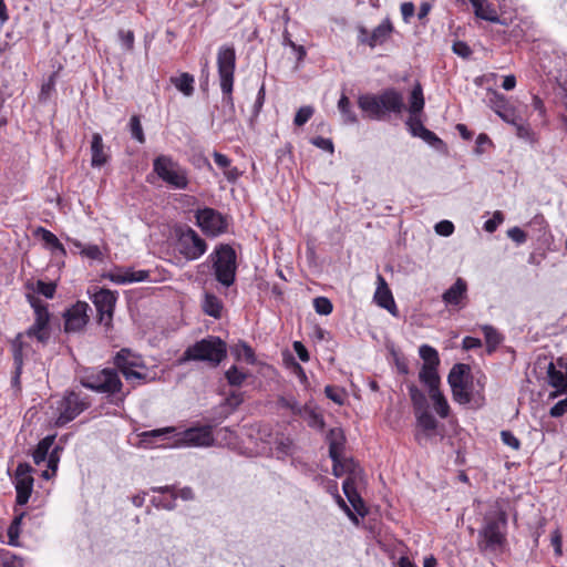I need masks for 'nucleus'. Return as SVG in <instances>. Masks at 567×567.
Instances as JSON below:
<instances>
[{
	"label": "nucleus",
	"mask_w": 567,
	"mask_h": 567,
	"mask_svg": "<svg viewBox=\"0 0 567 567\" xmlns=\"http://www.w3.org/2000/svg\"><path fill=\"white\" fill-rule=\"evenodd\" d=\"M567 412V399L558 401L549 411L551 417H560Z\"/></svg>",
	"instance_id": "nucleus-62"
},
{
	"label": "nucleus",
	"mask_w": 567,
	"mask_h": 567,
	"mask_svg": "<svg viewBox=\"0 0 567 567\" xmlns=\"http://www.w3.org/2000/svg\"><path fill=\"white\" fill-rule=\"evenodd\" d=\"M22 334H18L16 340L12 342V357H13V365L14 371L11 378V385L14 388L17 392L21 391V373L23 367V352H22V342L20 341Z\"/></svg>",
	"instance_id": "nucleus-22"
},
{
	"label": "nucleus",
	"mask_w": 567,
	"mask_h": 567,
	"mask_svg": "<svg viewBox=\"0 0 567 567\" xmlns=\"http://www.w3.org/2000/svg\"><path fill=\"white\" fill-rule=\"evenodd\" d=\"M482 331L485 337L487 351L491 353L501 344L503 338L494 327L488 324L483 326Z\"/></svg>",
	"instance_id": "nucleus-34"
},
{
	"label": "nucleus",
	"mask_w": 567,
	"mask_h": 567,
	"mask_svg": "<svg viewBox=\"0 0 567 567\" xmlns=\"http://www.w3.org/2000/svg\"><path fill=\"white\" fill-rule=\"evenodd\" d=\"M393 31L392 23L389 19L383 20L370 34V48L381 45L388 41Z\"/></svg>",
	"instance_id": "nucleus-27"
},
{
	"label": "nucleus",
	"mask_w": 567,
	"mask_h": 567,
	"mask_svg": "<svg viewBox=\"0 0 567 567\" xmlns=\"http://www.w3.org/2000/svg\"><path fill=\"white\" fill-rule=\"evenodd\" d=\"M33 468L28 463H19L14 473V485L17 491L16 502L18 505H25L33 489Z\"/></svg>",
	"instance_id": "nucleus-14"
},
{
	"label": "nucleus",
	"mask_w": 567,
	"mask_h": 567,
	"mask_svg": "<svg viewBox=\"0 0 567 567\" xmlns=\"http://www.w3.org/2000/svg\"><path fill=\"white\" fill-rule=\"evenodd\" d=\"M329 443V456L330 458H337L338 455H342L344 446V435L340 427L331 429L327 435Z\"/></svg>",
	"instance_id": "nucleus-26"
},
{
	"label": "nucleus",
	"mask_w": 567,
	"mask_h": 567,
	"mask_svg": "<svg viewBox=\"0 0 567 567\" xmlns=\"http://www.w3.org/2000/svg\"><path fill=\"white\" fill-rule=\"evenodd\" d=\"M488 104L502 120L516 125L517 114L504 95L496 91H492Z\"/></svg>",
	"instance_id": "nucleus-21"
},
{
	"label": "nucleus",
	"mask_w": 567,
	"mask_h": 567,
	"mask_svg": "<svg viewBox=\"0 0 567 567\" xmlns=\"http://www.w3.org/2000/svg\"><path fill=\"white\" fill-rule=\"evenodd\" d=\"M80 382L89 390L104 393L107 396H115L121 402H123L128 394V392H123V383L114 369L105 368L90 371L81 378Z\"/></svg>",
	"instance_id": "nucleus-4"
},
{
	"label": "nucleus",
	"mask_w": 567,
	"mask_h": 567,
	"mask_svg": "<svg viewBox=\"0 0 567 567\" xmlns=\"http://www.w3.org/2000/svg\"><path fill=\"white\" fill-rule=\"evenodd\" d=\"M114 364L122 373L131 368L143 367L141 358L133 354L130 349H121L114 357Z\"/></svg>",
	"instance_id": "nucleus-25"
},
{
	"label": "nucleus",
	"mask_w": 567,
	"mask_h": 567,
	"mask_svg": "<svg viewBox=\"0 0 567 567\" xmlns=\"http://www.w3.org/2000/svg\"><path fill=\"white\" fill-rule=\"evenodd\" d=\"M408 389L414 412L426 410L427 400L425 394L415 384L409 385Z\"/></svg>",
	"instance_id": "nucleus-35"
},
{
	"label": "nucleus",
	"mask_w": 567,
	"mask_h": 567,
	"mask_svg": "<svg viewBox=\"0 0 567 567\" xmlns=\"http://www.w3.org/2000/svg\"><path fill=\"white\" fill-rule=\"evenodd\" d=\"M431 400L433 401L434 409L436 413L445 419L449 416L450 413V405L441 392L440 388L435 389L433 391L429 392Z\"/></svg>",
	"instance_id": "nucleus-33"
},
{
	"label": "nucleus",
	"mask_w": 567,
	"mask_h": 567,
	"mask_svg": "<svg viewBox=\"0 0 567 567\" xmlns=\"http://www.w3.org/2000/svg\"><path fill=\"white\" fill-rule=\"evenodd\" d=\"M406 125L410 133L416 137H421V135H423L427 130L420 120V115H410L406 121Z\"/></svg>",
	"instance_id": "nucleus-45"
},
{
	"label": "nucleus",
	"mask_w": 567,
	"mask_h": 567,
	"mask_svg": "<svg viewBox=\"0 0 567 567\" xmlns=\"http://www.w3.org/2000/svg\"><path fill=\"white\" fill-rule=\"evenodd\" d=\"M416 421L426 432H434L437 427L436 419L426 410L415 412Z\"/></svg>",
	"instance_id": "nucleus-36"
},
{
	"label": "nucleus",
	"mask_w": 567,
	"mask_h": 567,
	"mask_svg": "<svg viewBox=\"0 0 567 567\" xmlns=\"http://www.w3.org/2000/svg\"><path fill=\"white\" fill-rule=\"evenodd\" d=\"M34 290L39 295H42L45 298L51 299L54 297L56 285L54 282H45L43 280H38Z\"/></svg>",
	"instance_id": "nucleus-50"
},
{
	"label": "nucleus",
	"mask_w": 567,
	"mask_h": 567,
	"mask_svg": "<svg viewBox=\"0 0 567 567\" xmlns=\"http://www.w3.org/2000/svg\"><path fill=\"white\" fill-rule=\"evenodd\" d=\"M358 106L370 120L383 121L390 113L401 114L406 107L403 94L389 87L379 94H362L358 97Z\"/></svg>",
	"instance_id": "nucleus-1"
},
{
	"label": "nucleus",
	"mask_w": 567,
	"mask_h": 567,
	"mask_svg": "<svg viewBox=\"0 0 567 567\" xmlns=\"http://www.w3.org/2000/svg\"><path fill=\"white\" fill-rule=\"evenodd\" d=\"M507 236L517 244H522L526 240V234L519 227H513L508 229Z\"/></svg>",
	"instance_id": "nucleus-64"
},
{
	"label": "nucleus",
	"mask_w": 567,
	"mask_h": 567,
	"mask_svg": "<svg viewBox=\"0 0 567 567\" xmlns=\"http://www.w3.org/2000/svg\"><path fill=\"white\" fill-rule=\"evenodd\" d=\"M278 405L284 409H288L295 415H303V411H307V405H301L299 402L291 395L289 396H280L278 399Z\"/></svg>",
	"instance_id": "nucleus-38"
},
{
	"label": "nucleus",
	"mask_w": 567,
	"mask_h": 567,
	"mask_svg": "<svg viewBox=\"0 0 567 567\" xmlns=\"http://www.w3.org/2000/svg\"><path fill=\"white\" fill-rule=\"evenodd\" d=\"M484 4H485V0H482L481 11H478V13H477L474 10L475 16L483 20L489 21V22H498L499 18H498L496 11L489 4H486V6H484Z\"/></svg>",
	"instance_id": "nucleus-49"
},
{
	"label": "nucleus",
	"mask_w": 567,
	"mask_h": 567,
	"mask_svg": "<svg viewBox=\"0 0 567 567\" xmlns=\"http://www.w3.org/2000/svg\"><path fill=\"white\" fill-rule=\"evenodd\" d=\"M87 408L80 395L75 392L68 393L59 403V416L55 420V425L61 427L73 421Z\"/></svg>",
	"instance_id": "nucleus-11"
},
{
	"label": "nucleus",
	"mask_w": 567,
	"mask_h": 567,
	"mask_svg": "<svg viewBox=\"0 0 567 567\" xmlns=\"http://www.w3.org/2000/svg\"><path fill=\"white\" fill-rule=\"evenodd\" d=\"M311 143L323 151L333 153V143L330 138L317 136L311 140Z\"/></svg>",
	"instance_id": "nucleus-59"
},
{
	"label": "nucleus",
	"mask_w": 567,
	"mask_h": 567,
	"mask_svg": "<svg viewBox=\"0 0 567 567\" xmlns=\"http://www.w3.org/2000/svg\"><path fill=\"white\" fill-rule=\"evenodd\" d=\"M468 372L470 367L467 364L456 363L447 375V382L451 386L453 399L460 404H467L472 399L467 381Z\"/></svg>",
	"instance_id": "nucleus-10"
},
{
	"label": "nucleus",
	"mask_w": 567,
	"mask_h": 567,
	"mask_svg": "<svg viewBox=\"0 0 567 567\" xmlns=\"http://www.w3.org/2000/svg\"><path fill=\"white\" fill-rule=\"evenodd\" d=\"M315 109L310 105L301 106L293 118V124L296 126H302L305 125L313 115Z\"/></svg>",
	"instance_id": "nucleus-47"
},
{
	"label": "nucleus",
	"mask_w": 567,
	"mask_h": 567,
	"mask_svg": "<svg viewBox=\"0 0 567 567\" xmlns=\"http://www.w3.org/2000/svg\"><path fill=\"white\" fill-rule=\"evenodd\" d=\"M548 384L556 389L550 398L567 393V362L558 359L557 362L550 361L547 365Z\"/></svg>",
	"instance_id": "nucleus-16"
},
{
	"label": "nucleus",
	"mask_w": 567,
	"mask_h": 567,
	"mask_svg": "<svg viewBox=\"0 0 567 567\" xmlns=\"http://www.w3.org/2000/svg\"><path fill=\"white\" fill-rule=\"evenodd\" d=\"M338 109L343 117L344 123L347 124H355L358 123V117L355 113L351 110L350 100L342 94L339 102Z\"/></svg>",
	"instance_id": "nucleus-37"
},
{
	"label": "nucleus",
	"mask_w": 567,
	"mask_h": 567,
	"mask_svg": "<svg viewBox=\"0 0 567 567\" xmlns=\"http://www.w3.org/2000/svg\"><path fill=\"white\" fill-rule=\"evenodd\" d=\"M91 307L85 301H78L70 308H68L64 313V331L66 333H75L82 331L90 320Z\"/></svg>",
	"instance_id": "nucleus-12"
},
{
	"label": "nucleus",
	"mask_w": 567,
	"mask_h": 567,
	"mask_svg": "<svg viewBox=\"0 0 567 567\" xmlns=\"http://www.w3.org/2000/svg\"><path fill=\"white\" fill-rule=\"evenodd\" d=\"M37 234L40 235L42 240L44 243H47L48 245L52 246L55 249L64 251V248H63L62 244L59 241L58 237L50 230H48L43 227H39L37 229Z\"/></svg>",
	"instance_id": "nucleus-46"
},
{
	"label": "nucleus",
	"mask_w": 567,
	"mask_h": 567,
	"mask_svg": "<svg viewBox=\"0 0 567 567\" xmlns=\"http://www.w3.org/2000/svg\"><path fill=\"white\" fill-rule=\"evenodd\" d=\"M233 353L238 360L245 359V361L248 363L255 362V353L252 348L244 341H240L238 344L235 346V348L233 349Z\"/></svg>",
	"instance_id": "nucleus-40"
},
{
	"label": "nucleus",
	"mask_w": 567,
	"mask_h": 567,
	"mask_svg": "<svg viewBox=\"0 0 567 567\" xmlns=\"http://www.w3.org/2000/svg\"><path fill=\"white\" fill-rule=\"evenodd\" d=\"M504 221V215L502 212L496 210L493 217L484 223V230L487 233H494L497 227Z\"/></svg>",
	"instance_id": "nucleus-53"
},
{
	"label": "nucleus",
	"mask_w": 567,
	"mask_h": 567,
	"mask_svg": "<svg viewBox=\"0 0 567 567\" xmlns=\"http://www.w3.org/2000/svg\"><path fill=\"white\" fill-rule=\"evenodd\" d=\"M424 96L423 90L420 83H416L411 91L409 100V112L410 115H420L424 109Z\"/></svg>",
	"instance_id": "nucleus-29"
},
{
	"label": "nucleus",
	"mask_w": 567,
	"mask_h": 567,
	"mask_svg": "<svg viewBox=\"0 0 567 567\" xmlns=\"http://www.w3.org/2000/svg\"><path fill=\"white\" fill-rule=\"evenodd\" d=\"M342 455H338L337 458H331L333 462L332 473L334 476L340 477L347 475L343 482H350L352 484H360L363 481V472L360 465L352 458H342Z\"/></svg>",
	"instance_id": "nucleus-17"
},
{
	"label": "nucleus",
	"mask_w": 567,
	"mask_h": 567,
	"mask_svg": "<svg viewBox=\"0 0 567 567\" xmlns=\"http://www.w3.org/2000/svg\"><path fill=\"white\" fill-rule=\"evenodd\" d=\"M324 393L327 395L328 399H330L331 401H333L334 403L339 404V405H342L343 402H344V391L337 388V386H333V385H327L324 388Z\"/></svg>",
	"instance_id": "nucleus-52"
},
{
	"label": "nucleus",
	"mask_w": 567,
	"mask_h": 567,
	"mask_svg": "<svg viewBox=\"0 0 567 567\" xmlns=\"http://www.w3.org/2000/svg\"><path fill=\"white\" fill-rule=\"evenodd\" d=\"M27 300L34 310V322L25 330L24 334L45 346L51 338V315L48 306L32 293L27 295Z\"/></svg>",
	"instance_id": "nucleus-7"
},
{
	"label": "nucleus",
	"mask_w": 567,
	"mask_h": 567,
	"mask_svg": "<svg viewBox=\"0 0 567 567\" xmlns=\"http://www.w3.org/2000/svg\"><path fill=\"white\" fill-rule=\"evenodd\" d=\"M105 277L116 285L133 284V280H135V278L126 277L125 268L110 271Z\"/></svg>",
	"instance_id": "nucleus-51"
},
{
	"label": "nucleus",
	"mask_w": 567,
	"mask_h": 567,
	"mask_svg": "<svg viewBox=\"0 0 567 567\" xmlns=\"http://www.w3.org/2000/svg\"><path fill=\"white\" fill-rule=\"evenodd\" d=\"M176 443L186 446H209L214 443L212 427L202 426L185 430Z\"/></svg>",
	"instance_id": "nucleus-18"
},
{
	"label": "nucleus",
	"mask_w": 567,
	"mask_h": 567,
	"mask_svg": "<svg viewBox=\"0 0 567 567\" xmlns=\"http://www.w3.org/2000/svg\"><path fill=\"white\" fill-rule=\"evenodd\" d=\"M196 221L204 233L212 236H218L227 229L226 218L213 208L206 207L198 209L196 213Z\"/></svg>",
	"instance_id": "nucleus-13"
},
{
	"label": "nucleus",
	"mask_w": 567,
	"mask_h": 567,
	"mask_svg": "<svg viewBox=\"0 0 567 567\" xmlns=\"http://www.w3.org/2000/svg\"><path fill=\"white\" fill-rule=\"evenodd\" d=\"M217 68L219 84L223 93V103L229 109V113H235L233 97L234 74L236 69V51L233 45H223L217 52Z\"/></svg>",
	"instance_id": "nucleus-5"
},
{
	"label": "nucleus",
	"mask_w": 567,
	"mask_h": 567,
	"mask_svg": "<svg viewBox=\"0 0 567 567\" xmlns=\"http://www.w3.org/2000/svg\"><path fill=\"white\" fill-rule=\"evenodd\" d=\"M507 515L502 509L486 513L484 525L478 532V547L485 551H496L506 543Z\"/></svg>",
	"instance_id": "nucleus-3"
},
{
	"label": "nucleus",
	"mask_w": 567,
	"mask_h": 567,
	"mask_svg": "<svg viewBox=\"0 0 567 567\" xmlns=\"http://www.w3.org/2000/svg\"><path fill=\"white\" fill-rule=\"evenodd\" d=\"M435 231L441 236H450L454 231V225L450 220H441L435 225Z\"/></svg>",
	"instance_id": "nucleus-58"
},
{
	"label": "nucleus",
	"mask_w": 567,
	"mask_h": 567,
	"mask_svg": "<svg viewBox=\"0 0 567 567\" xmlns=\"http://www.w3.org/2000/svg\"><path fill=\"white\" fill-rule=\"evenodd\" d=\"M467 299V282L457 278L455 282L442 295L443 302L449 307L462 309Z\"/></svg>",
	"instance_id": "nucleus-19"
},
{
	"label": "nucleus",
	"mask_w": 567,
	"mask_h": 567,
	"mask_svg": "<svg viewBox=\"0 0 567 567\" xmlns=\"http://www.w3.org/2000/svg\"><path fill=\"white\" fill-rule=\"evenodd\" d=\"M203 310L206 315L216 319L220 318L223 305L221 301L213 293H206L203 302Z\"/></svg>",
	"instance_id": "nucleus-32"
},
{
	"label": "nucleus",
	"mask_w": 567,
	"mask_h": 567,
	"mask_svg": "<svg viewBox=\"0 0 567 567\" xmlns=\"http://www.w3.org/2000/svg\"><path fill=\"white\" fill-rule=\"evenodd\" d=\"M227 357V344L219 337L208 336L189 346L179 358V363L188 361L206 362L210 368L218 367Z\"/></svg>",
	"instance_id": "nucleus-2"
},
{
	"label": "nucleus",
	"mask_w": 567,
	"mask_h": 567,
	"mask_svg": "<svg viewBox=\"0 0 567 567\" xmlns=\"http://www.w3.org/2000/svg\"><path fill=\"white\" fill-rule=\"evenodd\" d=\"M118 37L122 41V44L126 48V50L131 51L134 47V33L133 31H123L118 32Z\"/></svg>",
	"instance_id": "nucleus-63"
},
{
	"label": "nucleus",
	"mask_w": 567,
	"mask_h": 567,
	"mask_svg": "<svg viewBox=\"0 0 567 567\" xmlns=\"http://www.w3.org/2000/svg\"><path fill=\"white\" fill-rule=\"evenodd\" d=\"M501 437H502V442L514 449V450H518L519 446H520V442L519 440L511 432V431H502L501 432Z\"/></svg>",
	"instance_id": "nucleus-56"
},
{
	"label": "nucleus",
	"mask_w": 567,
	"mask_h": 567,
	"mask_svg": "<svg viewBox=\"0 0 567 567\" xmlns=\"http://www.w3.org/2000/svg\"><path fill=\"white\" fill-rule=\"evenodd\" d=\"M176 236V248L187 260H196L206 252V241L193 228L178 227Z\"/></svg>",
	"instance_id": "nucleus-9"
},
{
	"label": "nucleus",
	"mask_w": 567,
	"mask_h": 567,
	"mask_svg": "<svg viewBox=\"0 0 567 567\" xmlns=\"http://www.w3.org/2000/svg\"><path fill=\"white\" fill-rule=\"evenodd\" d=\"M419 354L422 358V360L424 361L423 364H430L431 367L432 365L439 367V364H440L439 353L433 347H431L429 344H422L419 348Z\"/></svg>",
	"instance_id": "nucleus-39"
},
{
	"label": "nucleus",
	"mask_w": 567,
	"mask_h": 567,
	"mask_svg": "<svg viewBox=\"0 0 567 567\" xmlns=\"http://www.w3.org/2000/svg\"><path fill=\"white\" fill-rule=\"evenodd\" d=\"M301 416L309 420V425L311 426L319 425L322 427L324 424L322 416L309 406H307V411H303Z\"/></svg>",
	"instance_id": "nucleus-55"
},
{
	"label": "nucleus",
	"mask_w": 567,
	"mask_h": 567,
	"mask_svg": "<svg viewBox=\"0 0 567 567\" xmlns=\"http://www.w3.org/2000/svg\"><path fill=\"white\" fill-rule=\"evenodd\" d=\"M0 566L1 567H22L23 560L21 557L12 554L9 550H0Z\"/></svg>",
	"instance_id": "nucleus-42"
},
{
	"label": "nucleus",
	"mask_w": 567,
	"mask_h": 567,
	"mask_svg": "<svg viewBox=\"0 0 567 567\" xmlns=\"http://www.w3.org/2000/svg\"><path fill=\"white\" fill-rule=\"evenodd\" d=\"M153 169L157 176L176 189H185L188 186L186 171L172 157L159 155L153 161Z\"/></svg>",
	"instance_id": "nucleus-8"
},
{
	"label": "nucleus",
	"mask_w": 567,
	"mask_h": 567,
	"mask_svg": "<svg viewBox=\"0 0 567 567\" xmlns=\"http://www.w3.org/2000/svg\"><path fill=\"white\" fill-rule=\"evenodd\" d=\"M313 307L317 313L328 316L332 312V302L326 297H317L313 299Z\"/></svg>",
	"instance_id": "nucleus-48"
},
{
	"label": "nucleus",
	"mask_w": 567,
	"mask_h": 567,
	"mask_svg": "<svg viewBox=\"0 0 567 567\" xmlns=\"http://www.w3.org/2000/svg\"><path fill=\"white\" fill-rule=\"evenodd\" d=\"M419 379L427 386L429 392L440 388L441 380L437 373V367L435 365L423 364L419 373Z\"/></svg>",
	"instance_id": "nucleus-28"
},
{
	"label": "nucleus",
	"mask_w": 567,
	"mask_h": 567,
	"mask_svg": "<svg viewBox=\"0 0 567 567\" xmlns=\"http://www.w3.org/2000/svg\"><path fill=\"white\" fill-rule=\"evenodd\" d=\"M130 132L132 138L136 140L138 143L143 144L145 142V135L138 115H133L131 117Z\"/></svg>",
	"instance_id": "nucleus-43"
},
{
	"label": "nucleus",
	"mask_w": 567,
	"mask_h": 567,
	"mask_svg": "<svg viewBox=\"0 0 567 567\" xmlns=\"http://www.w3.org/2000/svg\"><path fill=\"white\" fill-rule=\"evenodd\" d=\"M61 451L62 449L60 446H54L48 454V468L51 470L53 473H55L58 470Z\"/></svg>",
	"instance_id": "nucleus-54"
},
{
	"label": "nucleus",
	"mask_w": 567,
	"mask_h": 567,
	"mask_svg": "<svg viewBox=\"0 0 567 567\" xmlns=\"http://www.w3.org/2000/svg\"><path fill=\"white\" fill-rule=\"evenodd\" d=\"M176 499L171 498V501H164L162 497H152L151 503L156 508H162L166 511H173L176 507Z\"/></svg>",
	"instance_id": "nucleus-57"
},
{
	"label": "nucleus",
	"mask_w": 567,
	"mask_h": 567,
	"mask_svg": "<svg viewBox=\"0 0 567 567\" xmlns=\"http://www.w3.org/2000/svg\"><path fill=\"white\" fill-rule=\"evenodd\" d=\"M225 378L233 386H240L247 379V374L240 371L236 365H231L226 372Z\"/></svg>",
	"instance_id": "nucleus-41"
},
{
	"label": "nucleus",
	"mask_w": 567,
	"mask_h": 567,
	"mask_svg": "<svg viewBox=\"0 0 567 567\" xmlns=\"http://www.w3.org/2000/svg\"><path fill=\"white\" fill-rule=\"evenodd\" d=\"M92 301L97 310L99 322L110 327L116 303L115 293L109 289H100L93 293Z\"/></svg>",
	"instance_id": "nucleus-15"
},
{
	"label": "nucleus",
	"mask_w": 567,
	"mask_h": 567,
	"mask_svg": "<svg viewBox=\"0 0 567 567\" xmlns=\"http://www.w3.org/2000/svg\"><path fill=\"white\" fill-rule=\"evenodd\" d=\"M374 302L386 309L390 313L396 315L398 308L393 298V295L384 279V277L380 274L377 276V289L373 297Z\"/></svg>",
	"instance_id": "nucleus-20"
},
{
	"label": "nucleus",
	"mask_w": 567,
	"mask_h": 567,
	"mask_svg": "<svg viewBox=\"0 0 567 567\" xmlns=\"http://www.w3.org/2000/svg\"><path fill=\"white\" fill-rule=\"evenodd\" d=\"M194 76L189 73H182L178 76H172L171 83L185 96H190L194 93Z\"/></svg>",
	"instance_id": "nucleus-31"
},
{
	"label": "nucleus",
	"mask_w": 567,
	"mask_h": 567,
	"mask_svg": "<svg viewBox=\"0 0 567 567\" xmlns=\"http://www.w3.org/2000/svg\"><path fill=\"white\" fill-rule=\"evenodd\" d=\"M126 277L135 278L133 282H142L146 281L150 278V270H133L131 268H125Z\"/></svg>",
	"instance_id": "nucleus-60"
},
{
	"label": "nucleus",
	"mask_w": 567,
	"mask_h": 567,
	"mask_svg": "<svg viewBox=\"0 0 567 567\" xmlns=\"http://www.w3.org/2000/svg\"><path fill=\"white\" fill-rule=\"evenodd\" d=\"M358 485L359 484H352L351 481L343 482L342 489H343V493L347 496L349 503L355 511V513L358 515H360L361 517H364L367 515L368 511L364 506V502H363L362 497L360 496V494L357 491Z\"/></svg>",
	"instance_id": "nucleus-24"
},
{
	"label": "nucleus",
	"mask_w": 567,
	"mask_h": 567,
	"mask_svg": "<svg viewBox=\"0 0 567 567\" xmlns=\"http://www.w3.org/2000/svg\"><path fill=\"white\" fill-rule=\"evenodd\" d=\"M74 246L81 249V254L90 259L97 260L102 258V251L97 245L83 246L81 241L74 240Z\"/></svg>",
	"instance_id": "nucleus-44"
},
{
	"label": "nucleus",
	"mask_w": 567,
	"mask_h": 567,
	"mask_svg": "<svg viewBox=\"0 0 567 567\" xmlns=\"http://www.w3.org/2000/svg\"><path fill=\"white\" fill-rule=\"evenodd\" d=\"M55 435H48L43 437L32 453L33 461L37 465L44 462L48 457L50 450L54 444Z\"/></svg>",
	"instance_id": "nucleus-30"
},
{
	"label": "nucleus",
	"mask_w": 567,
	"mask_h": 567,
	"mask_svg": "<svg viewBox=\"0 0 567 567\" xmlns=\"http://www.w3.org/2000/svg\"><path fill=\"white\" fill-rule=\"evenodd\" d=\"M216 280L224 287H230L236 280L237 255L235 249L221 244L210 255Z\"/></svg>",
	"instance_id": "nucleus-6"
},
{
	"label": "nucleus",
	"mask_w": 567,
	"mask_h": 567,
	"mask_svg": "<svg viewBox=\"0 0 567 567\" xmlns=\"http://www.w3.org/2000/svg\"><path fill=\"white\" fill-rule=\"evenodd\" d=\"M109 154L105 151L103 138L100 133H94L91 141V165L101 167L109 162Z\"/></svg>",
	"instance_id": "nucleus-23"
},
{
	"label": "nucleus",
	"mask_w": 567,
	"mask_h": 567,
	"mask_svg": "<svg viewBox=\"0 0 567 567\" xmlns=\"http://www.w3.org/2000/svg\"><path fill=\"white\" fill-rule=\"evenodd\" d=\"M453 52L462 58H468L472 54L471 48L463 41H457L452 47Z\"/></svg>",
	"instance_id": "nucleus-61"
}]
</instances>
